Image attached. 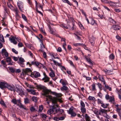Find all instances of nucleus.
Segmentation results:
<instances>
[{"instance_id":"0eeeda50","label":"nucleus","mask_w":121,"mask_h":121,"mask_svg":"<svg viewBox=\"0 0 121 121\" xmlns=\"http://www.w3.org/2000/svg\"><path fill=\"white\" fill-rule=\"evenodd\" d=\"M43 75L44 77L42 78V80H44V82H49V78L48 77L45 72L43 73Z\"/></svg>"},{"instance_id":"473e14b6","label":"nucleus","mask_w":121,"mask_h":121,"mask_svg":"<svg viewBox=\"0 0 121 121\" xmlns=\"http://www.w3.org/2000/svg\"><path fill=\"white\" fill-rule=\"evenodd\" d=\"M53 112L54 111H53V110L51 108L48 111V114L50 115L52 113H53Z\"/></svg>"},{"instance_id":"4468645a","label":"nucleus","mask_w":121,"mask_h":121,"mask_svg":"<svg viewBox=\"0 0 121 121\" xmlns=\"http://www.w3.org/2000/svg\"><path fill=\"white\" fill-rule=\"evenodd\" d=\"M9 39L11 41V42L13 43L14 44H16L17 43V42L15 41L14 37L12 36V38H10Z\"/></svg>"},{"instance_id":"c03bdc74","label":"nucleus","mask_w":121,"mask_h":121,"mask_svg":"<svg viewBox=\"0 0 121 121\" xmlns=\"http://www.w3.org/2000/svg\"><path fill=\"white\" fill-rule=\"evenodd\" d=\"M12 52L15 54H17L18 53V52L16 51L14 48H13L12 49Z\"/></svg>"},{"instance_id":"58836bf2","label":"nucleus","mask_w":121,"mask_h":121,"mask_svg":"<svg viewBox=\"0 0 121 121\" xmlns=\"http://www.w3.org/2000/svg\"><path fill=\"white\" fill-rule=\"evenodd\" d=\"M119 27L116 25H114V30H119V29L120 28Z\"/></svg>"},{"instance_id":"c9c22d12","label":"nucleus","mask_w":121,"mask_h":121,"mask_svg":"<svg viewBox=\"0 0 121 121\" xmlns=\"http://www.w3.org/2000/svg\"><path fill=\"white\" fill-rule=\"evenodd\" d=\"M88 99L90 100H95V98L94 97L89 96L88 98Z\"/></svg>"},{"instance_id":"4be33fe9","label":"nucleus","mask_w":121,"mask_h":121,"mask_svg":"<svg viewBox=\"0 0 121 121\" xmlns=\"http://www.w3.org/2000/svg\"><path fill=\"white\" fill-rule=\"evenodd\" d=\"M117 112H118V114L120 117V118L121 120V109L117 108Z\"/></svg>"},{"instance_id":"6e6d98bb","label":"nucleus","mask_w":121,"mask_h":121,"mask_svg":"<svg viewBox=\"0 0 121 121\" xmlns=\"http://www.w3.org/2000/svg\"><path fill=\"white\" fill-rule=\"evenodd\" d=\"M81 11L82 12V14L85 16L86 18V15L85 14V13L82 10H81Z\"/></svg>"},{"instance_id":"bb28decb","label":"nucleus","mask_w":121,"mask_h":121,"mask_svg":"<svg viewBox=\"0 0 121 121\" xmlns=\"http://www.w3.org/2000/svg\"><path fill=\"white\" fill-rule=\"evenodd\" d=\"M7 5L8 7L12 10H13L14 8L13 7L10 3H8Z\"/></svg>"},{"instance_id":"338daca9","label":"nucleus","mask_w":121,"mask_h":121,"mask_svg":"<svg viewBox=\"0 0 121 121\" xmlns=\"http://www.w3.org/2000/svg\"><path fill=\"white\" fill-rule=\"evenodd\" d=\"M19 47H22L23 46V44L21 43H19L18 44Z\"/></svg>"},{"instance_id":"aec40b11","label":"nucleus","mask_w":121,"mask_h":121,"mask_svg":"<svg viewBox=\"0 0 121 121\" xmlns=\"http://www.w3.org/2000/svg\"><path fill=\"white\" fill-rule=\"evenodd\" d=\"M84 117L86 121H91L90 120V117L87 114H85L84 115Z\"/></svg>"},{"instance_id":"09e8293b","label":"nucleus","mask_w":121,"mask_h":121,"mask_svg":"<svg viewBox=\"0 0 121 121\" xmlns=\"http://www.w3.org/2000/svg\"><path fill=\"white\" fill-rule=\"evenodd\" d=\"M22 18L25 21H26V20L27 19L26 17V16L24 14H22Z\"/></svg>"},{"instance_id":"39448f33","label":"nucleus","mask_w":121,"mask_h":121,"mask_svg":"<svg viewBox=\"0 0 121 121\" xmlns=\"http://www.w3.org/2000/svg\"><path fill=\"white\" fill-rule=\"evenodd\" d=\"M17 5L20 11L23 12L24 10L23 3L21 1H19L17 3Z\"/></svg>"},{"instance_id":"3c124183","label":"nucleus","mask_w":121,"mask_h":121,"mask_svg":"<svg viewBox=\"0 0 121 121\" xmlns=\"http://www.w3.org/2000/svg\"><path fill=\"white\" fill-rule=\"evenodd\" d=\"M109 99V102H112L113 100V97L110 96Z\"/></svg>"},{"instance_id":"680f3d73","label":"nucleus","mask_w":121,"mask_h":121,"mask_svg":"<svg viewBox=\"0 0 121 121\" xmlns=\"http://www.w3.org/2000/svg\"><path fill=\"white\" fill-rule=\"evenodd\" d=\"M57 51L58 52H60L62 51V49L60 48L59 47L58 48Z\"/></svg>"},{"instance_id":"b1692460","label":"nucleus","mask_w":121,"mask_h":121,"mask_svg":"<svg viewBox=\"0 0 121 121\" xmlns=\"http://www.w3.org/2000/svg\"><path fill=\"white\" fill-rule=\"evenodd\" d=\"M68 89V88L67 86H63L60 88V90L62 91H66Z\"/></svg>"},{"instance_id":"c85d7f7f","label":"nucleus","mask_w":121,"mask_h":121,"mask_svg":"<svg viewBox=\"0 0 121 121\" xmlns=\"http://www.w3.org/2000/svg\"><path fill=\"white\" fill-rule=\"evenodd\" d=\"M0 40L1 41L3 42H4L5 41L4 37L3 35H0Z\"/></svg>"},{"instance_id":"4d7b16f0","label":"nucleus","mask_w":121,"mask_h":121,"mask_svg":"<svg viewBox=\"0 0 121 121\" xmlns=\"http://www.w3.org/2000/svg\"><path fill=\"white\" fill-rule=\"evenodd\" d=\"M55 94L56 96L57 97H60L61 96V94L56 93Z\"/></svg>"},{"instance_id":"2f4dec72","label":"nucleus","mask_w":121,"mask_h":121,"mask_svg":"<svg viewBox=\"0 0 121 121\" xmlns=\"http://www.w3.org/2000/svg\"><path fill=\"white\" fill-rule=\"evenodd\" d=\"M81 110L83 113H85L86 112V110L85 107L81 108Z\"/></svg>"},{"instance_id":"393cba45","label":"nucleus","mask_w":121,"mask_h":121,"mask_svg":"<svg viewBox=\"0 0 121 121\" xmlns=\"http://www.w3.org/2000/svg\"><path fill=\"white\" fill-rule=\"evenodd\" d=\"M36 107V106H35V107L33 106L32 107L30 108V110L31 112H33L35 111H37V109H36V108H35Z\"/></svg>"},{"instance_id":"423d86ee","label":"nucleus","mask_w":121,"mask_h":121,"mask_svg":"<svg viewBox=\"0 0 121 121\" xmlns=\"http://www.w3.org/2000/svg\"><path fill=\"white\" fill-rule=\"evenodd\" d=\"M1 54L4 57H7L8 56V53L5 49H3L2 50Z\"/></svg>"},{"instance_id":"cd10ccee","label":"nucleus","mask_w":121,"mask_h":121,"mask_svg":"<svg viewBox=\"0 0 121 121\" xmlns=\"http://www.w3.org/2000/svg\"><path fill=\"white\" fill-rule=\"evenodd\" d=\"M24 102L25 104H27L29 103L30 101L28 98H26L24 99Z\"/></svg>"},{"instance_id":"8fccbe9b","label":"nucleus","mask_w":121,"mask_h":121,"mask_svg":"<svg viewBox=\"0 0 121 121\" xmlns=\"http://www.w3.org/2000/svg\"><path fill=\"white\" fill-rule=\"evenodd\" d=\"M78 25L79 27L81 29H84V27L81 23H79Z\"/></svg>"},{"instance_id":"37998d69","label":"nucleus","mask_w":121,"mask_h":121,"mask_svg":"<svg viewBox=\"0 0 121 121\" xmlns=\"http://www.w3.org/2000/svg\"><path fill=\"white\" fill-rule=\"evenodd\" d=\"M43 109V107L42 105L40 106L39 107V111L40 112H41Z\"/></svg>"},{"instance_id":"f257e3e1","label":"nucleus","mask_w":121,"mask_h":121,"mask_svg":"<svg viewBox=\"0 0 121 121\" xmlns=\"http://www.w3.org/2000/svg\"><path fill=\"white\" fill-rule=\"evenodd\" d=\"M48 98L52 102L54 105L52 106V108H51L52 109L54 112L55 110H56V108H57L58 106L57 104V102L58 99L55 97H52V96H49Z\"/></svg>"},{"instance_id":"4c0bfd02","label":"nucleus","mask_w":121,"mask_h":121,"mask_svg":"<svg viewBox=\"0 0 121 121\" xmlns=\"http://www.w3.org/2000/svg\"><path fill=\"white\" fill-rule=\"evenodd\" d=\"M11 102L15 104H16V100L15 99H13L11 100Z\"/></svg>"},{"instance_id":"13d9d810","label":"nucleus","mask_w":121,"mask_h":121,"mask_svg":"<svg viewBox=\"0 0 121 121\" xmlns=\"http://www.w3.org/2000/svg\"><path fill=\"white\" fill-rule=\"evenodd\" d=\"M69 114H72V113L73 112V109H71V108H70L69 110Z\"/></svg>"},{"instance_id":"7ed1b4c3","label":"nucleus","mask_w":121,"mask_h":121,"mask_svg":"<svg viewBox=\"0 0 121 121\" xmlns=\"http://www.w3.org/2000/svg\"><path fill=\"white\" fill-rule=\"evenodd\" d=\"M6 85V88L9 90L11 91H13L14 92L15 91L16 87L13 84H9L7 83Z\"/></svg>"},{"instance_id":"e433bc0d","label":"nucleus","mask_w":121,"mask_h":121,"mask_svg":"<svg viewBox=\"0 0 121 121\" xmlns=\"http://www.w3.org/2000/svg\"><path fill=\"white\" fill-rule=\"evenodd\" d=\"M101 104V106L104 108H106L108 106V104H104L102 103Z\"/></svg>"},{"instance_id":"5701e85b","label":"nucleus","mask_w":121,"mask_h":121,"mask_svg":"<svg viewBox=\"0 0 121 121\" xmlns=\"http://www.w3.org/2000/svg\"><path fill=\"white\" fill-rule=\"evenodd\" d=\"M104 84V87L106 89H108L110 91H111V87H110L108 85L106 84L105 83V84Z\"/></svg>"},{"instance_id":"f03ea898","label":"nucleus","mask_w":121,"mask_h":121,"mask_svg":"<svg viewBox=\"0 0 121 121\" xmlns=\"http://www.w3.org/2000/svg\"><path fill=\"white\" fill-rule=\"evenodd\" d=\"M37 87L38 89H40V90L43 89V93L42 94V95L45 96L48 98V96H50L48 95L49 93L50 92V91L45 88L44 86L41 85H39L37 86Z\"/></svg>"},{"instance_id":"6ab92c4d","label":"nucleus","mask_w":121,"mask_h":121,"mask_svg":"<svg viewBox=\"0 0 121 121\" xmlns=\"http://www.w3.org/2000/svg\"><path fill=\"white\" fill-rule=\"evenodd\" d=\"M64 112V110L63 109L59 108L58 109H56L55 111L56 113H59L61 114Z\"/></svg>"},{"instance_id":"c756f323","label":"nucleus","mask_w":121,"mask_h":121,"mask_svg":"<svg viewBox=\"0 0 121 121\" xmlns=\"http://www.w3.org/2000/svg\"><path fill=\"white\" fill-rule=\"evenodd\" d=\"M60 25L61 27H62L66 28V29L68 28V26H67L65 25V24L64 23H62V24H61Z\"/></svg>"},{"instance_id":"79ce46f5","label":"nucleus","mask_w":121,"mask_h":121,"mask_svg":"<svg viewBox=\"0 0 121 121\" xmlns=\"http://www.w3.org/2000/svg\"><path fill=\"white\" fill-rule=\"evenodd\" d=\"M10 71L12 73H14L15 70L13 68H9Z\"/></svg>"},{"instance_id":"a19ab883","label":"nucleus","mask_w":121,"mask_h":121,"mask_svg":"<svg viewBox=\"0 0 121 121\" xmlns=\"http://www.w3.org/2000/svg\"><path fill=\"white\" fill-rule=\"evenodd\" d=\"M116 39L119 41H121V38L119 36L117 35L116 36Z\"/></svg>"},{"instance_id":"9d476101","label":"nucleus","mask_w":121,"mask_h":121,"mask_svg":"<svg viewBox=\"0 0 121 121\" xmlns=\"http://www.w3.org/2000/svg\"><path fill=\"white\" fill-rule=\"evenodd\" d=\"M31 74L33 75L34 77L35 78L40 77L41 76L40 73L39 72L36 71L34 72L33 74L32 73Z\"/></svg>"},{"instance_id":"49530a36","label":"nucleus","mask_w":121,"mask_h":121,"mask_svg":"<svg viewBox=\"0 0 121 121\" xmlns=\"http://www.w3.org/2000/svg\"><path fill=\"white\" fill-rule=\"evenodd\" d=\"M14 60L15 61H17L18 60V58L17 57L15 56H12Z\"/></svg>"},{"instance_id":"864d4df0","label":"nucleus","mask_w":121,"mask_h":121,"mask_svg":"<svg viewBox=\"0 0 121 121\" xmlns=\"http://www.w3.org/2000/svg\"><path fill=\"white\" fill-rule=\"evenodd\" d=\"M98 103L99 104H102V101H101L100 99H98L97 100Z\"/></svg>"},{"instance_id":"5fc2aeb1","label":"nucleus","mask_w":121,"mask_h":121,"mask_svg":"<svg viewBox=\"0 0 121 121\" xmlns=\"http://www.w3.org/2000/svg\"><path fill=\"white\" fill-rule=\"evenodd\" d=\"M81 11L82 12V14L85 16L86 18V15L85 14V13L82 10H81Z\"/></svg>"},{"instance_id":"dca6fc26","label":"nucleus","mask_w":121,"mask_h":121,"mask_svg":"<svg viewBox=\"0 0 121 121\" xmlns=\"http://www.w3.org/2000/svg\"><path fill=\"white\" fill-rule=\"evenodd\" d=\"M95 40V38L93 36H92L90 37L89 41L92 44L94 43Z\"/></svg>"},{"instance_id":"f704fd0d","label":"nucleus","mask_w":121,"mask_h":121,"mask_svg":"<svg viewBox=\"0 0 121 121\" xmlns=\"http://www.w3.org/2000/svg\"><path fill=\"white\" fill-rule=\"evenodd\" d=\"M0 104L2 106H3L4 107H6V106L4 103V101L2 100H1L0 102Z\"/></svg>"},{"instance_id":"6e6552de","label":"nucleus","mask_w":121,"mask_h":121,"mask_svg":"<svg viewBox=\"0 0 121 121\" xmlns=\"http://www.w3.org/2000/svg\"><path fill=\"white\" fill-rule=\"evenodd\" d=\"M54 25L52 23H50L49 25H48L49 29V32L50 33L54 35L55 34L54 31L52 30V26Z\"/></svg>"},{"instance_id":"0e129e2a","label":"nucleus","mask_w":121,"mask_h":121,"mask_svg":"<svg viewBox=\"0 0 121 121\" xmlns=\"http://www.w3.org/2000/svg\"><path fill=\"white\" fill-rule=\"evenodd\" d=\"M30 92L31 94L33 95H35V92L34 90H31Z\"/></svg>"},{"instance_id":"603ef678","label":"nucleus","mask_w":121,"mask_h":121,"mask_svg":"<svg viewBox=\"0 0 121 121\" xmlns=\"http://www.w3.org/2000/svg\"><path fill=\"white\" fill-rule=\"evenodd\" d=\"M109 58L110 59L112 60L113 59V55L112 53L109 56Z\"/></svg>"},{"instance_id":"1a4fd4ad","label":"nucleus","mask_w":121,"mask_h":121,"mask_svg":"<svg viewBox=\"0 0 121 121\" xmlns=\"http://www.w3.org/2000/svg\"><path fill=\"white\" fill-rule=\"evenodd\" d=\"M7 57L6 59V60L7 62L8 63V65H13V61H12V60L11 58L9 57Z\"/></svg>"},{"instance_id":"774afa93","label":"nucleus","mask_w":121,"mask_h":121,"mask_svg":"<svg viewBox=\"0 0 121 121\" xmlns=\"http://www.w3.org/2000/svg\"><path fill=\"white\" fill-rule=\"evenodd\" d=\"M36 98L35 97H33L32 98V99L33 101L34 102H36L37 101Z\"/></svg>"},{"instance_id":"ddd939ff","label":"nucleus","mask_w":121,"mask_h":121,"mask_svg":"<svg viewBox=\"0 0 121 121\" xmlns=\"http://www.w3.org/2000/svg\"><path fill=\"white\" fill-rule=\"evenodd\" d=\"M7 83L2 82H0V88L2 89L6 88Z\"/></svg>"},{"instance_id":"69168bd1","label":"nucleus","mask_w":121,"mask_h":121,"mask_svg":"<svg viewBox=\"0 0 121 121\" xmlns=\"http://www.w3.org/2000/svg\"><path fill=\"white\" fill-rule=\"evenodd\" d=\"M59 120H62L64 119L65 117L64 116H62L59 118Z\"/></svg>"},{"instance_id":"a878e982","label":"nucleus","mask_w":121,"mask_h":121,"mask_svg":"<svg viewBox=\"0 0 121 121\" xmlns=\"http://www.w3.org/2000/svg\"><path fill=\"white\" fill-rule=\"evenodd\" d=\"M92 90L93 91H95L96 90L95 88V83H93L92 85Z\"/></svg>"},{"instance_id":"a18cd8bd","label":"nucleus","mask_w":121,"mask_h":121,"mask_svg":"<svg viewBox=\"0 0 121 121\" xmlns=\"http://www.w3.org/2000/svg\"><path fill=\"white\" fill-rule=\"evenodd\" d=\"M112 72L110 71H108L107 72H106V73L109 75H111L112 74Z\"/></svg>"},{"instance_id":"f3484780","label":"nucleus","mask_w":121,"mask_h":121,"mask_svg":"<svg viewBox=\"0 0 121 121\" xmlns=\"http://www.w3.org/2000/svg\"><path fill=\"white\" fill-rule=\"evenodd\" d=\"M98 77L99 79V80L103 82L104 84H105V82L103 78L101 76H100L99 75Z\"/></svg>"},{"instance_id":"2eb2a0df","label":"nucleus","mask_w":121,"mask_h":121,"mask_svg":"<svg viewBox=\"0 0 121 121\" xmlns=\"http://www.w3.org/2000/svg\"><path fill=\"white\" fill-rule=\"evenodd\" d=\"M31 70L30 69L26 68L25 69H23V72H24V73L26 74L28 72L30 73L31 72Z\"/></svg>"},{"instance_id":"a211bd4d","label":"nucleus","mask_w":121,"mask_h":121,"mask_svg":"<svg viewBox=\"0 0 121 121\" xmlns=\"http://www.w3.org/2000/svg\"><path fill=\"white\" fill-rule=\"evenodd\" d=\"M51 72L49 73V76L51 77H53L55 76L54 71L52 69H50Z\"/></svg>"},{"instance_id":"052dcab7","label":"nucleus","mask_w":121,"mask_h":121,"mask_svg":"<svg viewBox=\"0 0 121 121\" xmlns=\"http://www.w3.org/2000/svg\"><path fill=\"white\" fill-rule=\"evenodd\" d=\"M54 120L56 121H58L59 120V118L56 117H54Z\"/></svg>"},{"instance_id":"7c9ffc66","label":"nucleus","mask_w":121,"mask_h":121,"mask_svg":"<svg viewBox=\"0 0 121 121\" xmlns=\"http://www.w3.org/2000/svg\"><path fill=\"white\" fill-rule=\"evenodd\" d=\"M81 108L85 107V106L84 103L82 101H81L80 102Z\"/></svg>"},{"instance_id":"412c9836","label":"nucleus","mask_w":121,"mask_h":121,"mask_svg":"<svg viewBox=\"0 0 121 121\" xmlns=\"http://www.w3.org/2000/svg\"><path fill=\"white\" fill-rule=\"evenodd\" d=\"M40 45L41 46V49H39V52H43V48H45V46L43 45V43H42L41 44H40Z\"/></svg>"},{"instance_id":"20e7f679","label":"nucleus","mask_w":121,"mask_h":121,"mask_svg":"<svg viewBox=\"0 0 121 121\" xmlns=\"http://www.w3.org/2000/svg\"><path fill=\"white\" fill-rule=\"evenodd\" d=\"M18 57V60L17 61V63L22 67H24L25 65L24 62L25 61V60L21 57Z\"/></svg>"},{"instance_id":"72a5a7b5","label":"nucleus","mask_w":121,"mask_h":121,"mask_svg":"<svg viewBox=\"0 0 121 121\" xmlns=\"http://www.w3.org/2000/svg\"><path fill=\"white\" fill-rule=\"evenodd\" d=\"M35 65L39 68H40V67H39V66L41 67L40 65H42V64L36 61V63Z\"/></svg>"},{"instance_id":"bf43d9fd","label":"nucleus","mask_w":121,"mask_h":121,"mask_svg":"<svg viewBox=\"0 0 121 121\" xmlns=\"http://www.w3.org/2000/svg\"><path fill=\"white\" fill-rule=\"evenodd\" d=\"M42 117L43 119L45 120L46 119L47 116L45 114H43L42 115Z\"/></svg>"},{"instance_id":"ea45409f","label":"nucleus","mask_w":121,"mask_h":121,"mask_svg":"<svg viewBox=\"0 0 121 121\" xmlns=\"http://www.w3.org/2000/svg\"><path fill=\"white\" fill-rule=\"evenodd\" d=\"M20 104L19 106V107L21 108H23L25 110H26V108L25 107V106L21 103Z\"/></svg>"},{"instance_id":"9b49d317","label":"nucleus","mask_w":121,"mask_h":121,"mask_svg":"<svg viewBox=\"0 0 121 121\" xmlns=\"http://www.w3.org/2000/svg\"><path fill=\"white\" fill-rule=\"evenodd\" d=\"M16 87V89H15V91H16L17 92L19 93V94H24V92L22 90V89L21 88H18L17 87Z\"/></svg>"},{"instance_id":"de8ad7c7","label":"nucleus","mask_w":121,"mask_h":121,"mask_svg":"<svg viewBox=\"0 0 121 121\" xmlns=\"http://www.w3.org/2000/svg\"><path fill=\"white\" fill-rule=\"evenodd\" d=\"M102 2L106 3H109V1L107 0H101Z\"/></svg>"},{"instance_id":"f8f14e48","label":"nucleus","mask_w":121,"mask_h":121,"mask_svg":"<svg viewBox=\"0 0 121 121\" xmlns=\"http://www.w3.org/2000/svg\"><path fill=\"white\" fill-rule=\"evenodd\" d=\"M15 12V16L16 17H19V12L17 7L14 8L12 10Z\"/></svg>"},{"instance_id":"e2e57ef3","label":"nucleus","mask_w":121,"mask_h":121,"mask_svg":"<svg viewBox=\"0 0 121 121\" xmlns=\"http://www.w3.org/2000/svg\"><path fill=\"white\" fill-rule=\"evenodd\" d=\"M105 97L106 99L107 100L109 99V98L110 97L109 95L107 94L106 95H105Z\"/></svg>"}]
</instances>
